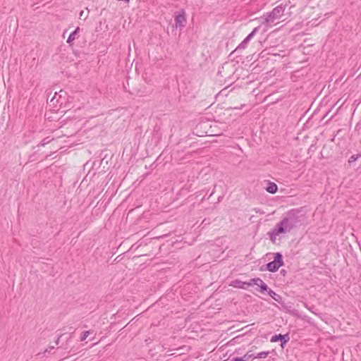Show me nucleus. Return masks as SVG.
<instances>
[{"label": "nucleus", "instance_id": "f257e3e1", "mask_svg": "<svg viewBox=\"0 0 361 361\" xmlns=\"http://www.w3.org/2000/svg\"><path fill=\"white\" fill-rule=\"evenodd\" d=\"M306 221L307 216L305 213L302 208H300L292 209L287 212L279 224L283 227L286 233L300 227L305 224Z\"/></svg>", "mask_w": 361, "mask_h": 361}, {"label": "nucleus", "instance_id": "f03ea898", "mask_svg": "<svg viewBox=\"0 0 361 361\" xmlns=\"http://www.w3.org/2000/svg\"><path fill=\"white\" fill-rule=\"evenodd\" d=\"M288 4H281L275 7L271 12L264 13L260 17L262 24L273 23L276 20L279 19L284 13Z\"/></svg>", "mask_w": 361, "mask_h": 361}, {"label": "nucleus", "instance_id": "7ed1b4c3", "mask_svg": "<svg viewBox=\"0 0 361 361\" xmlns=\"http://www.w3.org/2000/svg\"><path fill=\"white\" fill-rule=\"evenodd\" d=\"M283 255L281 252H276L274 254V260L262 266L259 270L261 271L267 270L274 273L277 271L281 267L283 266Z\"/></svg>", "mask_w": 361, "mask_h": 361}, {"label": "nucleus", "instance_id": "20e7f679", "mask_svg": "<svg viewBox=\"0 0 361 361\" xmlns=\"http://www.w3.org/2000/svg\"><path fill=\"white\" fill-rule=\"evenodd\" d=\"M281 233H286L285 229L282 226H281L279 223L271 229L270 231L267 233V235L269 237L270 240L273 243H276V238L277 235Z\"/></svg>", "mask_w": 361, "mask_h": 361}, {"label": "nucleus", "instance_id": "39448f33", "mask_svg": "<svg viewBox=\"0 0 361 361\" xmlns=\"http://www.w3.org/2000/svg\"><path fill=\"white\" fill-rule=\"evenodd\" d=\"M175 23L176 27H182L185 25L186 23V18H185V12L184 10H182L180 12H176L175 13Z\"/></svg>", "mask_w": 361, "mask_h": 361}, {"label": "nucleus", "instance_id": "423d86ee", "mask_svg": "<svg viewBox=\"0 0 361 361\" xmlns=\"http://www.w3.org/2000/svg\"><path fill=\"white\" fill-rule=\"evenodd\" d=\"M290 336L288 334H275L271 338V342L281 341V346L283 348L284 345L289 341Z\"/></svg>", "mask_w": 361, "mask_h": 361}, {"label": "nucleus", "instance_id": "0eeeda50", "mask_svg": "<svg viewBox=\"0 0 361 361\" xmlns=\"http://www.w3.org/2000/svg\"><path fill=\"white\" fill-rule=\"evenodd\" d=\"M267 186L264 188L266 191L270 194H276L278 191V185L270 180H265Z\"/></svg>", "mask_w": 361, "mask_h": 361}, {"label": "nucleus", "instance_id": "6e6552de", "mask_svg": "<svg viewBox=\"0 0 361 361\" xmlns=\"http://www.w3.org/2000/svg\"><path fill=\"white\" fill-rule=\"evenodd\" d=\"M232 285L235 288L247 289L249 286H251L250 281H242L240 280L236 279L232 282Z\"/></svg>", "mask_w": 361, "mask_h": 361}, {"label": "nucleus", "instance_id": "1a4fd4ad", "mask_svg": "<svg viewBox=\"0 0 361 361\" xmlns=\"http://www.w3.org/2000/svg\"><path fill=\"white\" fill-rule=\"evenodd\" d=\"M268 295L272 298L275 301H276L277 302L281 304L283 302V298L282 297L276 293L274 290H272L271 289L269 290V293Z\"/></svg>", "mask_w": 361, "mask_h": 361}, {"label": "nucleus", "instance_id": "9d476101", "mask_svg": "<svg viewBox=\"0 0 361 361\" xmlns=\"http://www.w3.org/2000/svg\"><path fill=\"white\" fill-rule=\"evenodd\" d=\"M79 31H80V27H77L75 28V30L70 34V35H69V37H68V39H67V43L69 45H72L73 42L75 39V36L79 32Z\"/></svg>", "mask_w": 361, "mask_h": 361}, {"label": "nucleus", "instance_id": "9b49d317", "mask_svg": "<svg viewBox=\"0 0 361 361\" xmlns=\"http://www.w3.org/2000/svg\"><path fill=\"white\" fill-rule=\"evenodd\" d=\"M251 286L256 285L259 287L262 284H263L264 282L259 278H254L252 279L250 281Z\"/></svg>", "mask_w": 361, "mask_h": 361}, {"label": "nucleus", "instance_id": "f8f14e48", "mask_svg": "<svg viewBox=\"0 0 361 361\" xmlns=\"http://www.w3.org/2000/svg\"><path fill=\"white\" fill-rule=\"evenodd\" d=\"M270 354L269 351H262L256 355V359L266 358Z\"/></svg>", "mask_w": 361, "mask_h": 361}, {"label": "nucleus", "instance_id": "ddd939ff", "mask_svg": "<svg viewBox=\"0 0 361 361\" xmlns=\"http://www.w3.org/2000/svg\"><path fill=\"white\" fill-rule=\"evenodd\" d=\"M259 291L263 293L267 292L268 294L269 290H271L265 283H264L263 284L259 286Z\"/></svg>", "mask_w": 361, "mask_h": 361}, {"label": "nucleus", "instance_id": "4468645a", "mask_svg": "<svg viewBox=\"0 0 361 361\" xmlns=\"http://www.w3.org/2000/svg\"><path fill=\"white\" fill-rule=\"evenodd\" d=\"M250 351L247 352L246 354H245L243 355V358L245 360V361H248L250 359H252V360L256 359V357H255L256 355L250 354Z\"/></svg>", "mask_w": 361, "mask_h": 361}, {"label": "nucleus", "instance_id": "2eb2a0df", "mask_svg": "<svg viewBox=\"0 0 361 361\" xmlns=\"http://www.w3.org/2000/svg\"><path fill=\"white\" fill-rule=\"evenodd\" d=\"M247 44L246 43H245L244 42H242L238 47L237 48L230 54H233L235 51L239 50V49H244L246 48L247 47Z\"/></svg>", "mask_w": 361, "mask_h": 361}, {"label": "nucleus", "instance_id": "dca6fc26", "mask_svg": "<svg viewBox=\"0 0 361 361\" xmlns=\"http://www.w3.org/2000/svg\"><path fill=\"white\" fill-rule=\"evenodd\" d=\"M90 333H91L90 331H83L80 336V341H84L87 338V336L90 334Z\"/></svg>", "mask_w": 361, "mask_h": 361}, {"label": "nucleus", "instance_id": "f3484780", "mask_svg": "<svg viewBox=\"0 0 361 361\" xmlns=\"http://www.w3.org/2000/svg\"><path fill=\"white\" fill-rule=\"evenodd\" d=\"M259 27H255L253 30L247 36L249 39H251L254 35L257 32Z\"/></svg>", "mask_w": 361, "mask_h": 361}, {"label": "nucleus", "instance_id": "a211bd4d", "mask_svg": "<svg viewBox=\"0 0 361 361\" xmlns=\"http://www.w3.org/2000/svg\"><path fill=\"white\" fill-rule=\"evenodd\" d=\"M360 156H361V155H359V154H353V155H352V156L349 158V159H348V162H349V164H351V163H353V162H355V161L357 159V158H358L359 157H360Z\"/></svg>", "mask_w": 361, "mask_h": 361}, {"label": "nucleus", "instance_id": "6ab92c4d", "mask_svg": "<svg viewBox=\"0 0 361 361\" xmlns=\"http://www.w3.org/2000/svg\"><path fill=\"white\" fill-rule=\"evenodd\" d=\"M51 139L49 138V137H45L44 138L41 142H40V145L41 146H44L46 145L47 144L51 142Z\"/></svg>", "mask_w": 361, "mask_h": 361}, {"label": "nucleus", "instance_id": "aec40b11", "mask_svg": "<svg viewBox=\"0 0 361 361\" xmlns=\"http://www.w3.org/2000/svg\"><path fill=\"white\" fill-rule=\"evenodd\" d=\"M231 361H245V360L243 357H233Z\"/></svg>", "mask_w": 361, "mask_h": 361}, {"label": "nucleus", "instance_id": "412c9836", "mask_svg": "<svg viewBox=\"0 0 361 361\" xmlns=\"http://www.w3.org/2000/svg\"><path fill=\"white\" fill-rule=\"evenodd\" d=\"M280 274H281L282 276H286V274H287V271H286V270H285V269H281V270L280 271Z\"/></svg>", "mask_w": 361, "mask_h": 361}, {"label": "nucleus", "instance_id": "4be33fe9", "mask_svg": "<svg viewBox=\"0 0 361 361\" xmlns=\"http://www.w3.org/2000/svg\"><path fill=\"white\" fill-rule=\"evenodd\" d=\"M62 336H63V334H61L60 335H59V336H58V338H57L56 341H55V343H56V345H59V340H60V338H61V337Z\"/></svg>", "mask_w": 361, "mask_h": 361}, {"label": "nucleus", "instance_id": "5701e85b", "mask_svg": "<svg viewBox=\"0 0 361 361\" xmlns=\"http://www.w3.org/2000/svg\"><path fill=\"white\" fill-rule=\"evenodd\" d=\"M250 41V39H249L247 37L243 39V42H244L245 43L247 44Z\"/></svg>", "mask_w": 361, "mask_h": 361}, {"label": "nucleus", "instance_id": "b1692460", "mask_svg": "<svg viewBox=\"0 0 361 361\" xmlns=\"http://www.w3.org/2000/svg\"><path fill=\"white\" fill-rule=\"evenodd\" d=\"M54 346H49V350L47 349V350H46V351L50 352V351H51V350H52V349H54Z\"/></svg>", "mask_w": 361, "mask_h": 361}, {"label": "nucleus", "instance_id": "393cba45", "mask_svg": "<svg viewBox=\"0 0 361 361\" xmlns=\"http://www.w3.org/2000/svg\"><path fill=\"white\" fill-rule=\"evenodd\" d=\"M56 94H57V93L56 92V93H55V95H54V97L50 99V102H52L55 99V98H56Z\"/></svg>", "mask_w": 361, "mask_h": 361}, {"label": "nucleus", "instance_id": "a878e982", "mask_svg": "<svg viewBox=\"0 0 361 361\" xmlns=\"http://www.w3.org/2000/svg\"><path fill=\"white\" fill-rule=\"evenodd\" d=\"M80 16H83V11H82L80 13Z\"/></svg>", "mask_w": 361, "mask_h": 361}]
</instances>
